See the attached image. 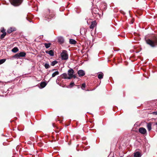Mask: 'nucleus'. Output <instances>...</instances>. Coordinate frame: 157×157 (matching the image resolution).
Here are the masks:
<instances>
[{
	"instance_id": "nucleus-5",
	"label": "nucleus",
	"mask_w": 157,
	"mask_h": 157,
	"mask_svg": "<svg viewBox=\"0 0 157 157\" xmlns=\"http://www.w3.org/2000/svg\"><path fill=\"white\" fill-rule=\"evenodd\" d=\"M74 73V71L73 69H70L68 71V74L69 77H68L67 79H71V78L72 77Z\"/></svg>"
},
{
	"instance_id": "nucleus-23",
	"label": "nucleus",
	"mask_w": 157,
	"mask_h": 157,
	"mask_svg": "<svg viewBox=\"0 0 157 157\" xmlns=\"http://www.w3.org/2000/svg\"><path fill=\"white\" fill-rule=\"evenodd\" d=\"M62 77L64 78H67L68 77L67 74L64 73L62 74Z\"/></svg>"
},
{
	"instance_id": "nucleus-1",
	"label": "nucleus",
	"mask_w": 157,
	"mask_h": 157,
	"mask_svg": "<svg viewBox=\"0 0 157 157\" xmlns=\"http://www.w3.org/2000/svg\"><path fill=\"white\" fill-rule=\"evenodd\" d=\"M146 43L152 47L157 46V37H155L152 40L147 39L146 40Z\"/></svg>"
},
{
	"instance_id": "nucleus-22",
	"label": "nucleus",
	"mask_w": 157,
	"mask_h": 157,
	"mask_svg": "<svg viewBox=\"0 0 157 157\" xmlns=\"http://www.w3.org/2000/svg\"><path fill=\"white\" fill-rule=\"evenodd\" d=\"M6 59H1L0 60V65L3 63L5 62Z\"/></svg>"
},
{
	"instance_id": "nucleus-3",
	"label": "nucleus",
	"mask_w": 157,
	"mask_h": 157,
	"mask_svg": "<svg viewBox=\"0 0 157 157\" xmlns=\"http://www.w3.org/2000/svg\"><path fill=\"white\" fill-rule=\"evenodd\" d=\"M11 4L15 6H19L21 2V0H10Z\"/></svg>"
},
{
	"instance_id": "nucleus-27",
	"label": "nucleus",
	"mask_w": 157,
	"mask_h": 157,
	"mask_svg": "<svg viewBox=\"0 0 157 157\" xmlns=\"http://www.w3.org/2000/svg\"><path fill=\"white\" fill-rule=\"evenodd\" d=\"M74 85V82H71L70 83V86L69 87H72Z\"/></svg>"
},
{
	"instance_id": "nucleus-10",
	"label": "nucleus",
	"mask_w": 157,
	"mask_h": 157,
	"mask_svg": "<svg viewBox=\"0 0 157 157\" xmlns=\"http://www.w3.org/2000/svg\"><path fill=\"white\" fill-rule=\"evenodd\" d=\"M96 22L95 21H94L92 22L90 26V28L91 29H93L95 26L96 25Z\"/></svg>"
},
{
	"instance_id": "nucleus-14",
	"label": "nucleus",
	"mask_w": 157,
	"mask_h": 157,
	"mask_svg": "<svg viewBox=\"0 0 157 157\" xmlns=\"http://www.w3.org/2000/svg\"><path fill=\"white\" fill-rule=\"evenodd\" d=\"M70 43L71 44H75L76 43V41L72 39H70L69 40Z\"/></svg>"
},
{
	"instance_id": "nucleus-25",
	"label": "nucleus",
	"mask_w": 157,
	"mask_h": 157,
	"mask_svg": "<svg viewBox=\"0 0 157 157\" xmlns=\"http://www.w3.org/2000/svg\"><path fill=\"white\" fill-rule=\"evenodd\" d=\"M44 67L46 69H48L49 67V64L48 63H46L44 65Z\"/></svg>"
},
{
	"instance_id": "nucleus-8",
	"label": "nucleus",
	"mask_w": 157,
	"mask_h": 157,
	"mask_svg": "<svg viewBox=\"0 0 157 157\" xmlns=\"http://www.w3.org/2000/svg\"><path fill=\"white\" fill-rule=\"evenodd\" d=\"M46 53L49 54L51 56H54V52L52 50L50 51H45Z\"/></svg>"
},
{
	"instance_id": "nucleus-9",
	"label": "nucleus",
	"mask_w": 157,
	"mask_h": 157,
	"mask_svg": "<svg viewBox=\"0 0 157 157\" xmlns=\"http://www.w3.org/2000/svg\"><path fill=\"white\" fill-rule=\"evenodd\" d=\"M48 13H50V14H49V15H47L45 17H47L48 18L50 19L54 16V15L53 14H52V12H50V10H48Z\"/></svg>"
},
{
	"instance_id": "nucleus-13",
	"label": "nucleus",
	"mask_w": 157,
	"mask_h": 157,
	"mask_svg": "<svg viewBox=\"0 0 157 157\" xmlns=\"http://www.w3.org/2000/svg\"><path fill=\"white\" fill-rule=\"evenodd\" d=\"M15 30V28H10L8 29L7 32L9 33H10L12 32Z\"/></svg>"
},
{
	"instance_id": "nucleus-31",
	"label": "nucleus",
	"mask_w": 157,
	"mask_h": 157,
	"mask_svg": "<svg viewBox=\"0 0 157 157\" xmlns=\"http://www.w3.org/2000/svg\"><path fill=\"white\" fill-rule=\"evenodd\" d=\"M155 124L157 125V122H156L155 123Z\"/></svg>"
},
{
	"instance_id": "nucleus-24",
	"label": "nucleus",
	"mask_w": 157,
	"mask_h": 157,
	"mask_svg": "<svg viewBox=\"0 0 157 157\" xmlns=\"http://www.w3.org/2000/svg\"><path fill=\"white\" fill-rule=\"evenodd\" d=\"M6 35V33H3L1 36L0 38L1 39H2L5 37Z\"/></svg>"
},
{
	"instance_id": "nucleus-16",
	"label": "nucleus",
	"mask_w": 157,
	"mask_h": 157,
	"mask_svg": "<svg viewBox=\"0 0 157 157\" xmlns=\"http://www.w3.org/2000/svg\"><path fill=\"white\" fill-rule=\"evenodd\" d=\"M147 128L148 131H150L151 129V124L149 123L147 124Z\"/></svg>"
},
{
	"instance_id": "nucleus-30",
	"label": "nucleus",
	"mask_w": 157,
	"mask_h": 157,
	"mask_svg": "<svg viewBox=\"0 0 157 157\" xmlns=\"http://www.w3.org/2000/svg\"><path fill=\"white\" fill-rule=\"evenodd\" d=\"M72 77H74V78H76V76H75V75H73V76Z\"/></svg>"
},
{
	"instance_id": "nucleus-26",
	"label": "nucleus",
	"mask_w": 157,
	"mask_h": 157,
	"mask_svg": "<svg viewBox=\"0 0 157 157\" xmlns=\"http://www.w3.org/2000/svg\"><path fill=\"white\" fill-rule=\"evenodd\" d=\"M85 86H86V84H85V83H83L82 84V86H81V88L82 89V90H84V89L85 88Z\"/></svg>"
},
{
	"instance_id": "nucleus-33",
	"label": "nucleus",
	"mask_w": 157,
	"mask_h": 157,
	"mask_svg": "<svg viewBox=\"0 0 157 157\" xmlns=\"http://www.w3.org/2000/svg\"><path fill=\"white\" fill-rule=\"evenodd\" d=\"M112 157H114V156H113Z\"/></svg>"
},
{
	"instance_id": "nucleus-28",
	"label": "nucleus",
	"mask_w": 157,
	"mask_h": 157,
	"mask_svg": "<svg viewBox=\"0 0 157 157\" xmlns=\"http://www.w3.org/2000/svg\"><path fill=\"white\" fill-rule=\"evenodd\" d=\"M152 113L154 115H157V112H153Z\"/></svg>"
},
{
	"instance_id": "nucleus-21",
	"label": "nucleus",
	"mask_w": 157,
	"mask_h": 157,
	"mask_svg": "<svg viewBox=\"0 0 157 157\" xmlns=\"http://www.w3.org/2000/svg\"><path fill=\"white\" fill-rule=\"evenodd\" d=\"M50 45L51 44L50 43H45L44 44L45 47L47 48H49L50 47Z\"/></svg>"
},
{
	"instance_id": "nucleus-19",
	"label": "nucleus",
	"mask_w": 157,
	"mask_h": 157,
	"mask_svg": "<svg viewBox=\"0 0 157 157\" xmlns=\"http://www.w3.org/2000/svg\"><path fill=\"white\" fill-rule=\"evenodd\" d=\"M103 74L102 73H101L98 74V78L99 79H101L103 78Z\"/></svg>"
},
{
	"instance_id": "nucleus-15",
	"label": "nucleus",
	"mask_w": 157,
	"mask_h": 157,
	"mask_svg": "<svg viewBox=\"0 0 157 157\" xmlns=\"http://www.w3.org/2000/svg\"><path fill=\"white\" fill-rule=\"evenodd\" d=\"M46 85V84L45 82H43L41 83L40 86L41 88H44Z\"/></svg>"
},
{
	"instance_id": "nucleus-7",
	"label": "nucleus",
	"mask_w": 157,
	"mask_h": 157,
	"mask_svg": "<svg viewBox=\"0 0 157 157\" xmlns=\"http://www.w3.org/2000/svg\"><path fill=\"white\" fill-rule=\"evenodd\" d=\"M78 73L80 77L83 76L85 74L84 71L82 70H79L78 71Z\"/></svg>"
},
{
	"instance_id": "nucleus-11",
	"label": "nucleus",
	"mask_w": 157,
	"mask_h": 157,
	"mask_svg": "<svg viewBox=\"0 0 157 157\" xmlns=\"http://www.w3.org/2000/svg\"><path fill=\"white\" fill-rule=\"evenodd\" d=\"M141 155L140 153L136 152L134 153V157H141Z\"/></svg>"
},
{
	"instance_id": "nucleus-32",
	"label": "nucleus",
	"mask_w": 157,
	"mask_h": 157,
	"mask_svg": "<svg viewBox=\"0 0 157 157\" xmlns=\"http://www.w3.org/2000/svg\"><path fill=\"white\" fill-rule=\"evenodd\" d=\"M122 157V156H121V157Z\"/></svg>"
},
{
	"instance_id": "nucleus-2",
	"label": "nucleus",
	"mask_w": 157,
	"mask_h": 157,
	"mask_svg": "<svg viewBox=\"0 0 157 157\" xmlns=\"http://www.w3.org/2000/svg\"><path fill=\"white\" fill-rule=\"evenodd\" d=\"M60 55L62 60H66L68 59V55L67 51L66 50H63L61 53Z\"/></svg>"
},
{
	"instance_id": "nucleus-12",
	"label": "nucleus",
	"mask_w": 157,
	"mask_h": 157,
	"mask_svg": "<svg viewBox=\"0 0 157 157\" xmlns=\"http://www.w3.org/2000/svg\"><path fill=\"white\" fill-rule=\"evenodd\" d=\"M58 42L60 44L63 43L64 42V39L62 37H59L58 38Z\"/></svg>"
},
{
	"instance_id": "nucleus-29",
	"label": "nucleus",
	"mask_w": 157,
	"mask_h": 157,
	"mask_svg": "<svg viewBox=\"0 0 157 157\" xmlns=\"http://www.w3.org/2000/svg\"><path fill=\"white\" fill-rule=\"evenodd\" d=\"M1 32L2 33H3L5 32V30L4 29H3L2 30H1Z\"/></svg>"
},
{
	"instance_id": "nucleus-20",
	"label": "nucleus",
	"mask_w": 157,
	"mask_h": 157,
	"mask_svg": "<svg viewBox=\"0 0 157 157\" xmlns=\"http://www.w3.org/2000/svg\"><path fill=\"white\" fill-rule=\"evenodd\" d=\"M58 63V62L56 60H54L53 61H52L51 63V65L52 66H54L56 64H57Z\"/></svg>"
},
{
	"instance_id": "nucleus-6",
	"label": "nucleus",
	"mask_w": 157,
	"mask_h": 157,
	"mask_svg": "<svg viewBox=\"0 0 157 157\" xmlns=\"http://www.w3.org/2000/svg\"><path fill=\"white\" fill-rule=\"evenodd\" d=\"M139 131L140 133L143 134L146 133L147 132L146 129L143 127L140 128Z\"/></svg>"
},
{
	"instance_id": "nucleus-18",
	"label": "nucleus",
	"mask_w": 157,
	"mask_h": 157,
	"mask_svg": "<svg viewBox=\"0 0 157 157\" xmlns=\"http://www.w3.org/2000/svg\"><path fill=\"white\" fill-rule=\"evenodd\" d=\"M59 72L58 71H56L52 74V77H54L56 75H59Z\"/></svg>"
},
{
	"instance_id": "nucleus-4",
	"label": "nucleus",
	"mask_w": 157,
	"mask_h": 157,
	"mask_svg": "<svg viewBox=\"0 0 157 157\" xmlns=\"http://www.w3.org/2000/svg\"><path fill=\"white\" fill-rule=\"evenodd\" d=\"M26 55V53L25 52H21L19 53H17L13 56V57L15 58H19L20 57H25Z\"/></svg>"
},
{
	"instance_id": "nucleus-17",
	"label": "nucleus",
	"mask_w": 157,
	"mask_h": 157,
	"mask_svg": "<svg viewBox=\"0 0 157 157\" xmlns=\"http://www.w3.org/2000/svg\"><path fill=\"white\" fill-rule=\"evenodd\" d=\"M12 51L13 52L15 53L18 51V49L17 48L15 47L12 49Z\"/></svg>"
}]
</instances>
